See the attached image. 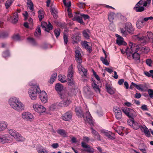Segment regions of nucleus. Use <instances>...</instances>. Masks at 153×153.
Here are the masks:
<instances>
[{"instance_id":"f257e3e1","label":"nucleus","mask_w":153,"mask_h":153,"mask_svg":"<svg viewBox=\"0 0 153 153\" xmlns=\"http://www.w3.org/2000/svg\"><path fill=\"white\" fill-rule=\"evenodd\" d=\"M64 87H55V90L57 92L62 99L64 100L61 102L59 105L61 107H65L68 106L71 101L68 99V94L66 93Z\"/></svg>"},{"instance_id":"f03ea898","label":"nucleus","mask_w":153,"mask_h":153,"mask_svg":"<svg viewBox=\"0 0 153 153\" xmlns=\"http://www.w3.org/2000/svg\"><path fill=\"white\" fill-rule=\"evenodd\" d=\"M9 103L12 108L17 111L20 112L24 109V105L15 97L10 98L9 100Z\"/></svg>"},{"instance_id":"7ed1b4c3","label":"nucleus","mask_w":153,"mask_h":153,"mask_svg":"<svg viewBox=\"0 0 153 153\" xmlns=\"http://www.w3.org/2000/svg\"><path fill=\"white\" fill-rule=\"evenodd\" d=\"M75 58L77 62V67L79 71H81L83 72V75L82 76H86L87 75V70L81 65L82 62V56L80 51L78 50H76L75 52Z\"/></svg>"},{"instance_id":"20e7f679","label":"nucleus","mask_w":153,"mask_h":153,"mask_svg":"<svg viewBox=\"0 0 153 153\" xmlns=\"http://www.w3.org/2000/svg\"><path fill=\"white\" fill-rule=\"evenodd\" d=\"M41 92L39 87H31L28 91L29 96L33 100H35L37 98L38 94Z\"/></svg>"},{"instance_id":"39448f33","label":"nucleus","mask_w":153,"mask_h":153,"mask_svg":"<svg viewBox=\"0 0 153 153\" xmlns=\"http://www.w3.org/2000/svg\"><path fill=\"white\" fill-rule=\"evenodd\" d=\"M122 110L126 115L129 118H131L130 121L132 120L133 122L134 118L137 116L136 112L132 109L128 108H125L123 109Z\"/></svg>"},{"instance_id":"423d86ee","label":"nucleus","mask_w":153,"mask_h":153,"mask_svg":"<svg viewBox=\"0 0 153 153\" xmlns=\"http://www.w3.org/2000/svg\"><path fill=\"white\" fill-rule=\"evenodd\" d=\"M74 70H73V65H71L68 68V72L67 75L68 79V85L72 86L74 85V82L72 79L73 76Z\"/></svg>"},{"instance_id":"0eeeda50","label":"nucleus","mask_w":153,"mask_h":153,"mask_svg":"<svg viewBox=\"0 0 153 153\" xmlns=\"http://www.w3.org/2000/svg\"><path fill=\"white\" fill-rule=\"evenodd\" d=\"M135 38L138 39V42L140 43L141 44L144 45L148 42V39H147L146 36H143L142 33H140L138 35H135Z\"/></svg>"},{"instance_id":"6e6552de","label":"nucleus","mask_w":153,"mask_h":153,"mask_svg":"<svg viewBox=\"0 0 153 153\" xmlns=\"http://www.w3.org/2000/svg\"><path fill=\"white\" fill-rule=\"evenodd\" d=\"M8 133L18 141H23L25 140V138L20 135L19 133L13 129H9Z\"/></svg>"},{"instance_id":"1a4fd4ad","label":"nucleus","mask_w":153,"mask_h":153,"mask_svg":"<svg viewBox=\"0 0 153 153\" xmlns=\"http://www.w3.org/2000/svg\"><path fill=\"white\" fill-rule=\"evenodd\" d=\"M145 1V0H140L134 7V9L137 12L144 11L145 10V7L143 6V3Z\"/></svg>"},{"instance_id":"9d476101","label":"nucleus","mask_w":153,"mask_h":153,"mask_svg":"<svg viewBox=\"0 0 153 153\" xmlns=\"http://www.w3.org/2000/svg\"><path fill=\"white\" fill-rule=\"evenodd\" d=\"M126 55L128 57H130L131 55L133 58L135 60H137L140 59V54L137 53V52H134V53L130 51V49L129 48H127L126 51Z\"/></svg>"},{"instance_id":"9b49d317","label":"nucleus","mask_w":153,"mask_h":153,"mask_svg":"<svg viewBox=\"0 0 153 153\" xmlns=\"http://www.w3.org/2000/svg\"><path fill=\"white\" fill-rule=\"evenodd\" d=\"M22 118L25 120L32 121L34 119L33 114L28 112H23L22 115Z\"/></svg>"},{"instance_id":"f8f14e48","label":"nucleus","mask_w":153,"mask_h":153,"mask_svg":"<svg viewBox=\"0 0 153 153\" xmlns=\"http://www.w3.org/2000/svg\"><path fill=\"white\" fill-rule=\"evenodd\" d=\"M113 110L116 118L117 120L121 119L122 117V112L121 109L115 106L114 107Z\"/></svg>"},{"instance_id":"ddd939ff","label":"nucleus","mask_w":153,"mask_h":153,"mask_svg":"<svg viewBox=\"0 0 153 153\" xmlns=\"http://www.w3.org/2000/svg\"><path fill=\"white\" fill-rule=\"evenodd\" d=\"M33 107L35 111L38 113H41L45 111L46 109L43 106L38 104H35L33 105Z\"/></svg>"},{"instance_id":"4468645a","label":"nucleus","mask_w":153,"mask_h":153,"mask_svg":"<svg viewBox=\"0 0 153 153\" xmlns=\"http://www.w3.org/2000/svg\"><path fill=\"white\" fill-rule=\"evenodd\" d=\"M81 144L82 146L84 148L82 150L83 151L86 152L88 153H93L94 152V149L91 148L88 145L86 144L85 142H82Z\"/></svg>"},{"instance_id":"2eb2a0df","label":"nucleus","mask_w":153,"mask_h":153,"mask_svg":"<svg viewBox=\"0 0 153 153\" xmlns=\"http://www.w3.org/2000/svg\"><path fill=\"white\" fill-rule=\"evenodd\" d=\"M72 116V112L69 111L63 114L61 117V118L65 121H68L71 119Z\"/></svg>"},{"instance_id":"dca6fc26","label":"nucleus","mask_w":153,"mask_h":153,"mask_svg":"<svg viewBox=\"0 0 153 153\" xmlns=\"http://www.w3.org/2000/svg\"><path fill=\"white\" fill-rule=\"evenodd\" d=\"M39 99L43 103H45L48 101V95L45 91H41L39 95Z\"/></svg>"},{"instance_id":"f3484780","label":"nucleus","mask_w":153,"mask_h":153,"mask_svg":"<svg viewBox=\"0 0 153 153\" xmlns=\"http://www.w3.org/2000/svg\"><path fill=\"white\" fill-rule=\"evenodd\" d=\"M129 46L130 47V51H131L132 53L133 52H138L140 50V48L138 45L137 44L133 43L131 42H129Z\"/></svg>"},{"instance_id":"a211bd4d","label":"nucleus","mask_w":153,"mask_h":153,"mask_svg":"<svg viewBox=\"0 0 153 153\" xmlns=\"http://www.w3.org/2000/svg\"><path fill=\"white\" fill-rule=\"evenodd\" d=\"M125 28L128 33L131 34H134V29L131 23L127 22L126 23L125 25Z\"/></svg>"},{"instance_id":"6ab92c4d","label":"nucleus","mask_w":153,"mask_h":153,"mask_svg":"<svg viewBox=\"0 0 153 153\" xmlns=\"http://www.w3.org/2000/svg\"><path fill=\"white\" fill-rule=\"evenodd\" d=\"M102 132L108 139L112 140L115 138V134L107 130H103Z\"/></svg>"},{"instance_id":"aec40b11","label":"nucleus","mask_w":153,"mask_h":153,"mask_svg":"<svg viewBox=\"0 0 153 153\" xmlns=\"http://www.w3.org/2000/svg\"><path fill=\"white\" fill-rule=\"evenodd\" d=\"M75 111L76 115L80 117H82L84 120H85L84 117V115L82 111L81 107H77L75 108Z\"/></svg>"},{"instance_id":"412c9836","label":"nucleus","mask_w":153,"mask_h":153,"mask_svg":"<svg viewBox=\"0 0 153 153\" xmlns=\"http://www.w3.org/2000/svg\"><path fill=\"white\" fill-rule=\"evenodd\" d=\"M85 120V121L88 123L90 125L93 124V121L92 120V117L89 111H87L85 113V117L84 115Z\"/></svg>"},{"instance_id":"4be33fe9","label":"nucleus","mask_w":153,"mask_h":153,"mask_svg":"<svg viewBox=\"0 0 153 153\" xmlns=\"http://www.w3.org/2000/svg\"><path fill=\"white\" fill-rule=\"evenodd\" d=\"M71 38L73 40V44H77L80 40V37L77 34H73L71 36Z\"/></svg>"},{"instance_id":"5701e85b","label":"nucleus","mask_w":153,"mask_h":153,"mask_svg":"<svg viewBox=\"0 0 153 153\" xmlns=\"http://www.w3.org/2000/svg\"><path fill=\"white\" fill-rule=\"evenodd\" d=\"M27 4L32 14L34 16L35 13L34 12L33 4L31 0H27Z\"/></svg>"},{"instance_id":"b1692460","label":"nucleus","mask_w":153,"mask_h":153,"mask_svg":"<svg viewBox=\"0 0 153 153\" xmlns=\"http://www.w3.org/2000/svg\"><path fill=\"white\" fill-rule=\"evenodd\" d=\"M117 38L116 40V42L118 45H121L126 44V42L123 41V38L121 37L118 34H117Z\"/></svg>"},{"instance_id":"393cba45","label":"nucleus","mask_w":153,"mask_h":153,"mask_svg":"<svg viewBox=\"0 0 153 153\" xmlns=\"http://www.w3.org/2000/svg\"><path fill=\"white\" fill-rule=\"evenodd\" d=\"M92 133L94 136V137L96 140L101 141L100 136L99 134L97 131L94 130L93 128H91Z\"/></svg>"},{"instance_id":"a878e982","label":"nucleus","mask_w":153,"mask_h":153,"mask_svg":"<svg viewBox=\"0 0 153 153\" xmlns=\"http://www.w3.org/2000/svg\"><path fill=\"white\" fill-rule=\"evenodd\" d=\"M9 141V138L7 135L2 136L0 138V142L2 143H8Z\"/></svg>"},{"instance_id":"bb28decb","label":"nucleus","mask_w":153,"mask_h":153,"mask_svg":"<svg viewBox=\"0 0 153 153\" xmlns=\"http://www.w3.org/2000/svg\"><path fill=\"white\" fill-rule=\"evenodd\" d=\"M72 19L74 21H77L81 24H84L82 17L79 16L77 15L74 16Z\"/></svg>"},{"instance_id":"cd10ccee","label":"nucleus","mask_w":153,"mask_h":153,"mask_svg":"<svg viewBox=\"0 0 153 153\" xmlns=\"http://www.w3.org/2000/svg\"><path fill=\"white\" fill-rule=\"evenodd\" d=\"M50 11L53 17L55 18H56L58 17L57 11V10L54 7H51L50 8Z\"/></svg>"},{"instance_id":"c85d7f7f","label":"nucleus","mask_w":153,"mask_h":153,"mask_svg":"<svg viewBox=\"0 0 153 153\" xmlns=\"http://www.w3.org/2000/svg\"><path fill=\"white\" fill-rule=\"evenodd\" d=\"M7 126V123L4 121L0 122V131L4 130Z\"/></svg>"},{"instance_id":"c756f323","label":"nucleus","mask_w":153,"mask_h":153,"mask_svg":"<svg viewBox=\"0 0 153 153\" xmlns=\"http://www.w3.org/2000/svg\"><path fill=\"white\" fill-rule=\"evenodd\" d=\"M130 121L132 122V127L134 129L137 130L139 128L140 126V123L135 122L134 119L133 122L132 120Z\"/></svg>"},{"instance_id":"7c9ffc66","label":"nucleus","mask_w":153,"mask_h":153,"mask_svg":"<svg viewBox=\"0 0 153 153\" xmlns=\"http://www.w3.org/2000/svg\"><path fill=\"white\" fill-rule=\"evenodd\" d=\"M57 76V73H54L51 76L50 79L49 81V82L51 84H52L56 78Z\"/></svg>"},{"instance_id":"2f4dec72","label":"nucleus","mask_w":153,"mask_h":153,"mask_svg":"<svg viewBox=\"0 0 153 153\" xmlns=\"http://www.w3.org/2000/svg\"><path fill=\"white\" fill-rule=\"evenodd\" d=\"M18 14L17 12H15L12 17V22L13 23H16L18 21Z\"/></svg>"},{"instance_id":"473e14b6","label":"nucleus","mask_w":153,"mask_h":153,"mask_svg":"<svg viewBox=\"0 0 153 153\" xmlns=\"http://www.w3.org/2000/svg\"><path fill=\"white\" fill-rule=\"evenodd\" d=\"M44 12L42 10H39L38 12V15L40 21H41L44 17Z\"/></svg>"},{"instance_id":"72a5a7b5","label":"nucleus","mask_w":153,"mask_h":153,"mask_svg":"<svg viewBox=\"0 0 153 153\" xmlns=\"http://www.w3.org/2000/svg\"><path fill=\"white\" fill-rule=\"evenodd\" d=\"M58 78L59 81L62 82H66V77L64 75L59 74L58 76Z\"/></svg>"},{"instance_id":"f704fd0d","label":"nucleus","mask_w":153,"mask_h":153,"mask_svg":"<svg viewBox=\"0 0 153 153\" xmlns=\"http://www.w3.org/2000/svg\"><path fill=\"white\" fill-rule=\"evenodd\" d=\"M144 23L143 20H138L136 24L137 27L138 29H140L144 26Z\"/></svg>"},{"instance_id":"c9c22d12","label":"nucleus","mask_w":153,"mask_h":153,"mask_svg":"<svg viewBox=\"0 0 153 153\" xmlns=\"http://www.w3.org/2000/svg\"><path fill=\"white\" fill-rule=\"evenodd\" d=\"M139 50L143 53H146L149 52L150 49L148 47H143L140 48Z\"/></svg>"},{"instance_id":"e433bc0d","label":"nucleus","mask_w":153,"mask_h":153,"mask_svg":"<svg viewBox=\"0 0 153 153\" xmlns=\"http://www.w3.org/2000/svg\"><path fill=\"white\" fill-rule=\"evenodd\" d=\"M41 35V32L40 27L39 26H38L37 27V28L35 31L34 35L36 37H39Z\"/></svg>"},{"instance_id":"4c0bfd02","label":"nucleus","mask_w":153,"mask_h":153,"mask_svg":"<svg viewBox=\"0 0 153 153\" xmlns=\"http://www.w3.org/2000/svg\"><path fill=\"white\" fill-rule=\"evenodd\" d=\"M107 92L111 94H114L115 89L113 88V87H106Z\"/></svg>"},{"instance_id":"58836bf2","label":"nucleus","mask_w":153,"mask_h":153,"mask_svg":"<svg viewBox=\"0 0 153 153\" xmlns=\"http://www.w3.org/2000/svg\"><path fill=\"white\" fill-rule=\"evenodd\" d=\"M57 133L60 134L61 135L65 137L67 135V133L65 131L62 129H59L57 131Z\"/></svg>"},{"instance_id":"ea45409f","label":"nucleus","mask_w":153,"mask_h":153,"mask_svg":"<svg viewBox=\"0 0 153 153\" xmlns=\"http://www.w3.org/2000/svg\"><path fill=\"white\" fill-rule=\"evenodd\" d=\"M14 0H7L5 2V6L7 9H8L12 5Z\"/></svg>"},{"instance_id":"a19ab883","label":"nucleus","mask_w":153,"mask_h":153,"mask_svg":"<svg viewBox=\"0 0 153 153\" xmlns=\"http://www.w3.org/2000/svg\"><path fill=\"white\" fill-rule=\"evenodd\" d=\"M115 16V13L112 12L110 13V14L108 15V18L110 22H113V21L114 19Z\"/></svg>"},{"instance_id":"79ce46f5","label":"nucleus","mask_w":153,"mask_h":153,"mask_svg":"<svg viewBox=\"0 0 153 153\" xmlns=\"http://www.w3.org/2000/svg\"><path fill=\"white\" fill-rule=\"evenodd\" d=\"M144 74L148 77H151L153 79V70H150L149 72L145 71Z\"/></svg>"},{"instance_id":"37998d69","label":"nucleus","mask_w":153,"mask_h":153,"mask_svg":"<svg viewBox=\"0 0 153 153\" xmlns=\"http://www.w3.org/2000/svg\"><path fill=\"white\" fill-rule=\"evenodd\" d=\"M83 45L84 46L85 49L90 52L91 51V48L89 46L88 44V42L86 41H84L83 43Z\"/></svg>"},{"instance_id":"c03bdc74","label":"nucleus","mask_w":153,"mask_h":153,"mask_svg":"<svg viewBox=\"0 0 153 153\" xmlns=\"http://www.w3.org/2000/svg\"><path fill=\"white\" fill-rule=\"evenodd\" d=\"M147 39H149L148 42L150 41L153 37V33L151 32H148L147 33Z\"/></svg>"},{"instance_id":"a18cd8bd","label":"nucleus","mask_w":153,"mask_h":153,"mask_svg":"<svg viewBox=\"0 0 153 153\" xmlns=\"http://www.w3.org/2000/svg\"><path fill=\"white\" fill-rule=\"evenodd\" d=\"M52 29L53 26L52 25L50 22H49L48 24H47V26H46V30H45L48 32H49V31L52 30Z\"/></svg>"},{"instance_id":"49530a36","label":"nucleus","mask_w":153,"mask_h":153,"mask_svg":"<svg viewBox=\"0 0 153 153\" xmlns=\"http://www.w3.org/2000/svg\"><path fill=\"white\" fill-rule=\"evenodd\" d=\"M100 59L104 64L106 65H109V63L107 59L105 58H104L103 57H101L100 58Z\"/></svg>"},{"instance_id":"de8ad7c7","label":"nucleus","mask_w":153,"mask_h":153,"mask_svg":"<svg viewBox=\"0 0 153 153\" xmlns=\"http://www.w3.org/2000/svg\"><path fill=\"white\" fill-rule=\"evenodd\" d=\"M126 30L125 29L123 28L120 29V32L123 36L126 37L128 35V32L126 31Z\"/></svg>"},{"instance_id":"09e8293b","label":"nucleus","mask_w":153,"mask_h":153,"mask_svg":"<svg viewBox=\"0 0 153 153\" xmlns=\"http://www.w3.org/2000/svg\"><path fill=\"white\" fill-rule=\"evenodd\" d=\"M55 35L56 38H58L60 33V30L59 29H57L54 30Z\"/></svg>"},{"instance_id":"8fccbe9b","label":"nucleus","mask_w":153,"mask_h":153,"mask_svg":"<svg viewBox=\"0 0 153 153\" xmlns=\"http://www.w3.org/2000/svg\"><path fill=\"white\" fill-rule=\"evenodd\" d=\"M64 43L65 45H66L68 42V38L67 35L64 34L63 36Z\"/></svg>"},{"instance_id":"3c124183","label":"nucleus","mask_w":153,"mask_h":153,"mask_svg":"<svg viewBox=\"0 0 153 153\" xmlns=\"http://www.w3.org/2000/svg\"><path fill=\"white\" fill-rule=\"evenodd\" d=\"M91 89L94 90L97 93H100V89L99 87H91Z\"/></svg>"},{"instance_id":"603ef678","label":"nucleus","mask_w":153,"mask_h":153,"mask_svg":"<svg viewBox=\"0 0 153 153\" xmlns=\"http://www.w3.org/2000/svg\"><path fill=\"white\" fill-rule=\"evenodd\" d=\"M83 89L85 95L91 90L89 87H84Z\"/></svg>"},{"instance_id":"864d4df0","label":"nucleus","mask_w":153,"mask_h":153,"mask_svg":"<svg viewBox=\"0 0 153 153\" xmlns=\"http://www.w3.org/2000/svg\"><path fill=\"white\" fill-rule=\"evenodd\" d=\"M93 92L91 90L85 95L87 98H90V97H91V96L93 95Z\"/></svg>"},{"instance_id":"5fc2aeb1","label":"nucleus","mask_w":153,"mask_h":153,"mask_svg":"<svg viewBox=\"0 0 153 153\" xmlns=\"http://www.w3.org/2000/svg\"><path fill=\"white\" fill-rule=\"evenodd\" d=\"M93 74L95 78L97 79L98 82H100V79L99 76L97 75L96 73V72L94 71V70H92Z\"/></svg>"},{"instance_id":"6e6d98bb","label":"nucleus","mask_w":153,"mask_h":153,"mask_svg":"<svg viewBox=\"0 0 153 153\" xmlns=\"http://www.w3.org/2000/svg\"><path fill=\"white\" fill-rule=\"evenodd\" d=\"M148 92L150 98H153V90L149 89L148 90Z\"/></svg>"},{"instance_id":"4d7b16f0","label":"nucleus","mask_w":153,"mask_h":153,"mask_svg":"<svg viewBox=\"0 0 153 153\" xmlns=\"http://www.w3.org/2000/svg\"><path fill=\"white\" fill-rule=\"evenodd\" d=\"M47 23L46 22H42L41 23V26L42 28L45 30H46V26H47Z\"/></svg>"},{"instance_id":"13d9d810","label":"nucleus","mask_w":153,"mask_h":153,"mask_svg":"<svg viewBox=\"0 0 153 153\" xmlns=\"http://www.w3.org/2000/svg\"><path fill=\"white\" fill-rule=\"evenodd\" d=\"M145 1L143 3V6L146 7L148 5H150L151 0H147L146 1L145 0Z\"/></svg>"},{"instance_id":"bf43d9fd","label":"nucleus","mask_w":153,"mask_h":153,"mask_svg":"<svg viewBox=\"0 0 153 153\" xmlns=\"http://www.w3.org/2000/svg\"><path fill=\"white\" fill-rule=\"evenodd\" d=\"M83 34L84 36L86 39H88L89 37V36L85 30H84L83 32Z\"/></svg>"},{"instance_id":"052dcab7","label":"nucleus","mask_w":153,"mask_h":153,"mask_svg":"<svg viewBox=\"0 0 153 153\" xmlns=\"http://www.w3.org/2000/svg\"><path fill=\"white\" fill-rule=\"evenodd\" d=\"M152 62V60L150 59H147L146 61V63L147 65L149 66H151V64Z\"/></svg>"},{"instance_id":"680f3d73","label":"nucleus","mask_w":153,"mask_h":153,"mask_svg":"<svg viewBox=\"0 0 153 153\" xmlns=\"http://www.w3.org/2000/svg\"><path fill=\"white\" fill-rule=\"evenodd\" d=\"M79 7L80 8H83L85 6V4L83 2H79L77 3Z\"/></svg>"},{"instance_id":"e2e57ef3","label":"nucleus","mask_w":153,"mask_h":153,"mask_svg":"<svg viewBox=\"0 0 153 153\" xmlns=\"http://www.w3.org/2000/svg\"><path fill=\"white\" fill-rule=\"evenodd\" d=\"M9 52L8 51H6L4 52L3 54V57H6L9 56Z\"/></svg>"},{"instance_id":"0e129e2a","label":"nucleus","mask_w":153,"mask_h":153,"mask_svg":"<svg viewBox=\"0 0 153 153\" xmlns=\"http://www.w3.org/2000/svg\"><path fill=\"white\" fill-rule=\"evenodd\" d=\"M85 20L88 19L89 18V16L88 15H85L84 14H82L80 15Z\"/></svg>"},{"instance_id":"69168bd1","label":"nucleus","mask_w":153,"mask_h":153,"mask_svg":"<svg viewBox=\"0 0 153 153\" xmlns=\"http://www.w3.org/2000/svg\"><path fill=\"white\" fill-rule=\"evenodd\" d=\"M8 36V34L7 33L4 32L1 33V37L2 38H5Z\"/></svg>"},{"instance_id":"338daca9","label":"nucleus","mask_w":153,"mask_h":153,"mask_svg":"<svg viewBox=\"0 0 153 153\" xmlns=\"http://www.w3.org/2000/svg\"><path fill=\"white\" fill-rule=\"evenodd\" d=\"M141 108L143 110L148 111L147 106L146 105H142Z\"/></svg>"},{"instance_id":"774afa93","label":"nucleus","mask_w":153,"mask_h":153,"mask_svg":"<svg viewBox=\"0 0 153 153\" xmlns=\"http://www.w3.org/2000/svg\"><path fill=\"white\" fill-rule=\"evenodd\" d=\"M64 4L65 5L68 7H70L71 5V3L70 1H69L67 3H66V1L64 2Z\"/></svg>"}]
</instances>
